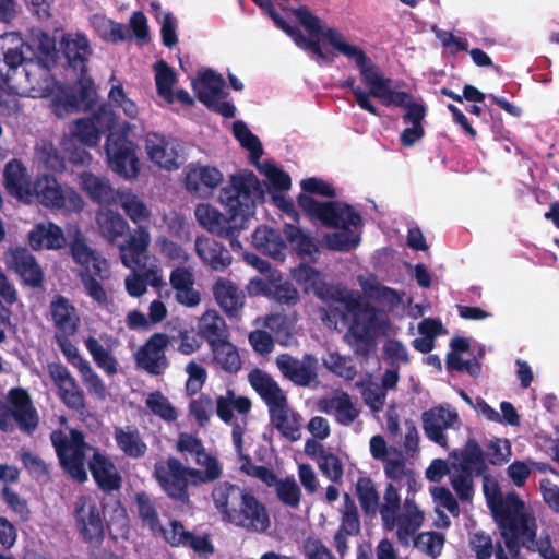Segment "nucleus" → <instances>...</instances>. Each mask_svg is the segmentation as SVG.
I'll return each mask as SVG.
<instances>
[{"label": "nucleus", "mask_w": 559, "mask_h": 559, "mask_svg": "<svg viewBox=\"0 0 559 559\" xmlns=\"http://www.w3.org/2000/svg\"><path fill=\"white\" fill-rule=\"evenodd\" d=\"M293 12L309 36L306 37L296 27H294V32L301 36L304 43L297 40L294 34H286L299 48L311 51L318 62H332L335 56H343L354 63L358 70L360 82L366 88L358 85L354 78L342 81L340 86L350 91L360 109L373 116H380V110L373 99L383 104L394 87L393 80L371 59L361 45L352 40L340 29L324 25L306 7L293 9Z\"/></svg>", "instance_id": "1"}, {"label": "nucleus", "mask_w": 559, "mask_h": 559, "mask_svg": "<svg viewBox=\"0 0 559 559\" xmlns=\"http://www.w3.org/2000/svg\"><path fill=\"white\" fill-rule=\"evenodd\" d=\"M60 49L68 64L81 73L75 86L58 84L48 71L33 62L27 64L26 81L31 97H50L55 114L63 117L88 109L96 100V90L92 79L86 75L87 62L93 53L88 38L82 33H67L60 39Z\"/></svg>", "instance_id": "2"}, {"label": "nucleus", "mask_w": 559, "mask_h": 559, "mask_svg": "<svg viewBox=\"0 0 559 559\" xmlns=\"http://www.w3.org/2000/svg\"><path fill=\"white\" fill-rule=\"evenodd\" d=\"M264 197L263 189L252 171L242 170L229 177L219 191L218 202L226 215L209 203L198 204L194 216L202 228L219 237L230 238L234 250L241 249L235 236L246 228L254 215L257 203Z\"/></svg>", "instance_id": "3"}, {"label": "nucleus", "mask_w": 559, "mask_h": 559, "mask_svg": "<svg viewBox=\"0 0 559 559\" xmlns=\"http://www.w3.org/2000/svg\"><path fill=\"white\" fill-rule=\"evenodd\" d=\"M292 274L306 293L333 302L331 314L340 312L343 320L352 317L349 335L364 346L372 345L374 338L385 332L389 324L386 314L367 304L359 293L346 287H329L322 275L307 264H300Z\"/></svg>", "instance_id": "4"}, {"label": "nucleus", "mask_w": 559, "mask_h": 559, "mask_svg": "<svg viewBox=\"0 0 559 559\" xmlns=\"http://www.w3.org/2000/svg\"><path fill=\"white\" fill-rule=\"evenodd\" d=\"M384 474L390 483L383 493L381 521L386 531H394L401 545H408L412 536L423 526L424 512L416 502L407 497L403 504L400 490L407 487L411 491L416 485L414 473L406 468L401 456L391 457L383 463Z\"/></svg>", "instance_id": "5"}, {"label": "nucleus", "mask_w": 559, "mask_h": 559, "mask_svg": "<svg viewBox=\"0 0 559 559\" xmlns=\"http://www.w3.org/2000/svg\"><path fill=\"white\" fill-rule=\"evenodd\" d=\"M51 442L62 467L73 479L80 483L87 479L85 460L88 455H92L88 467L97 485L106 491L119 488L121 478L114 463L99 451L85 443L80 431H53Z\"/></svg>", "instance_id": "6"}, {"label": "nucleus", "mask_w": 559, "mask_h": 559, "mask_svg": "<svg viewBox=\"0 0 559 559\" xmlns=\"http://www.w3.org/2000/svg\"><path fill=\"white\" fill-rule=\"evenodd\" d=\"M56 41L48 34L36 31L32 36V46L25 45L17 33H7L0 36V74L4 75V69H16L25 62L38 63L47 71L49 63L55 61Z\"/></svg>", "instance_id": "7"}, {"label": "nucleus", "mask_w": 559, "mask_h": 559, "mask_svg": "<svg viewBox=\"0 0 559 559\" xmlns=\"http://www.w3.org/2000/svg\"><path fill=\"white\" fill-rule=\"evenodd\" d=\"M249 382L269 406L272 425L285 439L295 442L301 439V416L287 404L286 394L265 372L253 370Z\"/></svg>", "instance_id": "8"}, {"label": "nucleus", "mask_w": 559, "mask_h": 559, "mask_svg": "<svg viewBox=\"0 0 559 559\" xmlns=\"http://www.w3.org/2000/svg\"><path fill=\"white\" fill-rule=\"evenodd\" d=\"M483 489L502 538L507 539L509 545H513L519 536L518 528L527 531L535 523V518L516 495L510 493L503 497L493 478L484 476Z\"/></svg>", "instance_id": "9"}, {"label": "nucleus", "mask_w": 559, "mask_h": 559, "mask_svg": "<svg viewBox=\"0 0 559 559\" xmlns=\"http://www.w3.org/2000/svg\"><path fill=\"white\" fill-rule=\"evenodd\" d=\"M135 129V123L119 124V131H111L105 145L109 168L128 180L135 179L140 174L136 145L128 140V135L134 133Z\"/></svg>", "instance_id": "10"}, {"label": "nucleus", "mask_w": 559, "mask_h": 559, "mask_svg": "<svg viewBox=\"0 0 559 559\" xmlns=\"http://www.w3.org/2000/svg\"><path fill=\"white\" fill-rule=\"evenodd\" d=\"M150 245L148 228L139 227L130 231L126 242L118 246L121 263L132 271L124 280L126 289L132 297H141L146 292V283L136 269L141 266L142 257Z\"/></svg>", "instance_id": "11"}, {"label": "nucleus", "mask_w": 559, "mask_h": 559, "mask_svg": "<svg viewBox=\"0 0 559 559\" xmlns=\"http://www.w3.org/2000/svg\"><path fill=\"white\" fill-rule=\"evenodd\" d=\"M382 105L401 107L405 110L402 120L406 127L400 134L403 146L411 147L425 135L423 122L427 115V107L423 102L415 99L411 93L393 87Z\"/></svg>", "instance_id": "12"}, {"label": "nucleus", "mask_w": 559, "mask_h": 559, "mask_svg": "<svg viewBox=\"0 0 559 559\" xmlns=\"http://www.w3.org/2000/svg\"><path fill=\"white\" fill-rule=\"evenodd\" d=\"M298 203L309 216L319 219L328 227H364L360 213L347 203L341 201L319 202L309 195H301Z\"/></svg>", "instance_id": "13"}, {"label": "nucleus", "mask_w": 559, "mask_h": 559, "mask_svg": "<svg viewBox=\"0 0 559 559\" xmlns=\"http://www.w3.org/2000/svg\"><path fill=\"white\" fill-rule=\"evenodd\" d=\"M32 203L38 202L50 210L79 212L84 202L80 194L70 187H62L51 175H40L34 181Z\"/></svg>", "instance_id": "14"}, {"label": "nucleus", "mask_w": 559, "mask_h": 559, "mask_svg": "<svg viewBox=\"0 0 559 559\" xmlns=\"http://www.w3.org/2000/svg\"><path fill=\"white\" fill-rule=\"evenodd\" d=\"M13 421L26 432L33 431L38 425V414L32 405L31 397L20 388L9 391L8 406L0 405V429H10Z\"/></svg>", "instance_id": "15"}, {"label": "nucleus", "mask_w": 559, "mask_h": 559, "mask_svg": "<svg viewBox=\"0 0 559 559\" xmlns=\"http://www.w3.org/2000/svg\"><path fill=\"white\" fill-rule=\"evenodd\" d=\"M227 523L252 533H264L271 525L266 507L252 492L246 491Z\"/></svg>", "instance_id": "16"}, {"label": "nucleus", "mask_w": 559, "mask_h": 559, "mask_svg": "<svg viewBox=\"0 0 559 559\" xmlns=\"http://www.w3.org/2000/svg\"><path fill=\"white\" fill-rule=\"evenodd\" d=\"M154 475L163 490L173 499L187 501V486L190 481V467L179 460L168 457L155 464Z\"/></svg>", "instance_id": "17"}, {"label": "nucleus", "mask_w": 559, "mask_h": 559, "mask_svg": "<svg viewBox=\"0 0 559 559\" xmlns=\"http://www.w3.org/2000/svg\"><path fill=\"white\" fill-rule=\"evenodd\" d=\"M423 429L426 437L442 448H448L447 430L459 429V413L449 404L435 406L421 414Z\"/></svg>", "instance_id": "18"}, {"label": "nucleus", "mask_w": 559, "mask_h": 559, "mask_svg": "<svg viewBox=\"0 0 559 559\" xmlns=\"http://www.w3.org/2000/svg\"><path fill=\"white\" fill-rule=\"evenodd\" d=\"M115 124H118L117 116L106 106H100L91 117L74 122L71 136L85 146L94 147L99 144L102 135L114 129Z\"/></svg>", "instance_id": "19"}, {"label": "nucleus", "mask_w": 559, "mask_h": 559, "mask_svg": "<svg viewBox=\"0 0 559 559\" xmlns=\"http://www.w3.org/2000/svg\"><path fill=\"white\" fill-rule=\"evenodd\" d=\"M67 235L70 239L72 258L75 263L82 267L81 272L93 273L100 280L108 278V261L86 243L81 231L76 227H70L68 228Z\"/></svg>", "instance_id": "20"}, {"label": "nucleus", "mask_w": 559, "mask_h": 559, "mask_svg": "<svg viewBox=\"0 0 559 559\" xmlns=\"http://www.w3.org/2000/svg\"><path fill=\"white\" fill-rule=\"evenodd\" d=\"M255 166L260 174L265 177L267 189L272 194L275 205L289 217L295 218L294 204L290 199L283 194L290 188V177L288 174L267 160L257 163Z\"/></svg>", "instance_id": "21"}, {"label": "nucleus", "mask_w": 559, "mask_h": 559, "mask_svg": "<svg viewBox=\"0 0 559 559\" xmlns=\"http://www.w3.org/2000/svg\"><path fill=\"white\" fill-rule=\"evenodd\" d=\"M168 342L167 335L153 334L135 353L136 366L153 376L164 373L168 368V360L165 355Z\"/></svg>", "instance_id": "22"}, {"label": "nucleus", "mask_w": 559, "mask_h": 559, "mask_svg": "<svg viewBox=\"0 0 559 559\" xmlns=\"http://www.w3.org/2000/svg\"><path fill=\"white\" fill-rule=\"evenodd\" d=\"M75 521L85 539H98L104 527L99 501L92 496L80 497L75 506Z\"/></svg>", "instance_id": "23"}, {"label": "nucleus", "mask_w": 559, "mask_h": 559, "mask_svg": "<svg viewBox=\"0 0 559 559\" xmlns=\"http://www.w3.org/2000/svg\"><path fill=\"white\" fill-rule=\"evenodd\" d=\"M145 151L148 159L168 170L179 167L180 143L173 138L151 132L145 136Z\"/></svg>", "instance_id": "24"}, {"label": "nucleus", "mask_w": 559, "mask_h": 559, "mask_svg": "<svg viewBox=\"0 0 559 559\" xmlns=\"http://www.w3.org/2000/svg\"><path fill=\"white\" fill-rule=\"evenodd\" d=\"M155 536L162 537L171 546L190 547L200 555H210L214 548L206 535H195L187 531L179 521H171L167 526L159 524Z\"/></svg>", "instance_id": "25"}, {"label": "nucleus", "mask_w": 559, "mask_h": 559, "mask_svg": "<svg viewBox=\"0 0 559 559\" xmlns=\"http://www.w3.org/2000/svg\"><path fill=\"white\" fill-rule=\"evenodd\" d=\"M318 409L332 416L342 426H350L358 419L360 408L344 391H334L318 401Z\"/></svg>", "instance_id": "26"}, {"label": "nucleus", "mask_w": 559, "mask_h": 559, "mask_svg": "<svg viewBox=\"0 0 559 559\" xmlns=\"http://www.w3.org/2000/svg\"><path fill=\"white\" fill-rule=\"evenodd\" d=\"M358 282L368 299L378 302L383 310L391 311L400 317L404 316V294L381 285L373 276H359Z\"/></svg>", "instance_id": "27"}, {"label": "nucleus", "mask_w": 559, "mask_h": 559, "mask_svg": "<svg viewBox=\"0 0 559 559\" xmlns=\"http://www.w3.org/2000/svg\"><path fill=\"white\" fill-rule=\"evenodd\" d=\"M3 183L8 192L17 200L32 204L34 181L25 165L19 159H12L3 169Z\"/></svg>", "instance_id": "28"}, {"label": "nucleus", "mask_w": 559, "mask_h": 559, "mask_svg": "<svg viewBox=\"0 0 559 559\" xmlns=\"http://www.w3.org/2000/svg\"><path fill=\"white\" fill-rule=\"evenodd\" d=\"M103 106H106L108 110L117 116L118 124H115L117 131H119V124L126 122L135 123L136 128L141 124L140 107L127 95L123 86L119 82L111 85L108 92V104H104Z\"/></svg>", "instance_id": "29"}, {"label": "nucleus", "mask_w": 559, "mask_h": 559, "mask_svg": "<svg viewBox=\"0 0 559 559\" xmlns=\"http://www.w3.org/2000/svg\"><path fill=\"white\" fill-rule=\"evenodd\" d=\"M84 345L93 361L107 376H114L118 372L119 362L111 350L117 345V341L107 334H102L99 338L88 336L84 340Z\"/></svg>", "instance_id": "30"}, {"label": "nucleus", "mask_w": 559, "mask_h": 559, "mask_svg": "<svg viewBox=\"0 0 559 559\" xmlns=\"http://www.w3.org/2000/svg\"><path fill=\"white\" fill-rule=\"evenodd\" d=\"M276 366L284 377L298 385H309L317 377V360L311 356L298 360L283 354L276 358Z\"/></svg>", "instance_id": "31"}, {"label": "nucleus", "mask_w": 559, "mask_h": 559, "mask_svg": "<svg viewBox=\"0 0 559 559\" xmlns=\"http://www.w3.org/2000/svg\"><path fill=\"white\" fill-rule=\"evenodd\" d=\"M50 316L55 328L66 336L74 335L80 326V316L74 305L66 297L56 295L50 305Z\"/></svg>", "instance_id": "32"}, {"label": "nucleus", "mask_w": 559, "mask_h": 559, "mask_svg": "<svg viewBox=\"0 0 559 559\" xmlns=\"http://www.w3.org/2000/svg\"><path fill=\"white\" fill-rule=\"evenodd\" d=\"M251 409V402L247 396L237 394L234 390L227 389L224 393L215 397V411L221 420L230 424L234 419L236 412L240 419L235 424H242L246 426L245 416Z\"/></svg>", "instance_id": "33"}, {"label": "nucleus", "mask_w": 559, "mask_h": 559, "mask_svg": "<svg viewBox=\"0 0 559 559\" xmlns=\"http://www.w3.org/2000/svg\"><path fill=\"white\" fill-rule=\"evenodd\" d=\"M451 352L447 357V365L450 369L467 371L472 376H477L480 367L471 352L469 340L455 336L450 343Z\"/></svg>", "instance_id": "34"}, {"label": "nucleus", "mask_w": 559, "mask_h": 559, "mask_svg": "<svg viewBox=\"0 0 559 559\" xmlns=\"http://www.w3.org/2000/svg\"><path fill=\"white\" fill-rule=\"evenodd\" d=\"M29 246L34 250H58L66 245L62 229L53 223H38L28 234Z\"/></svg>", "instance_id": "35"}, {"label": "nucleus", "mask_w": 559, "mask_h": 559, "mask_svg": "<svg viewBox=\"0 0 559 559\" xmlns=\"http://www.w3.org/2000/svg\"><path fill=\"white\" fill-rule=\"evenodd\" d=\"M223 179V174L216 167L190 165L186 171L187 189L200 195L203 194V189H214Z\"/></svg>", "instance_id": "36"}, {"label": "nucleus", "mask_w": 559, "mask_h": 559, "mask_svg": "<svg viewBox=\"0 0 559 559\" xmlns=\"http://www.w3.org/2000/svg\"><path fill=\"white\" fill-rule=\"evenodd\" d=\"M246 491V489L228 481L219 483L213 488L212 499L223 521L227 522L229 520L231 512L236 510Z\"/></svg>", "instance_id": "37"}, {"label": "nucleus", "mask_w": 559, "mask_h": 559, "mask_svg": "<svg viewBox=\"0 0 559 559\" xmlns=\"http://www.w3.org/2000/svg\"><path fill=\"white\" fill-rule=\"evenodd\" d=\"M198 257L213 270L222 271L231 263L229 252L216 240L209 237H199L195 240Z\"/></svg>", "instance_id": "38"}, {"label": "nucleus", "mask_w": 559, "mask_h": 559, "mask_svg": "<svg viewBox=\"0 0 559 559\" xmlns=\"http://www.w3.org/2000/svg\"><path fill=\"white\" fill-rule=\"evenodd\" d=\"M8 264L23 281L31 286H38L43 281V273L34 257L26 249H16L10 252Z\"/></svg>", "instance_id": "39"}, {"label": "nucleus", "mask_w": 559, "mask_h": 559, "mask_svg": "<svg viewBox=\"0 0 559 559\" xmlns=\"http://www.w3.org/2000/svg\"><path fill=\"white\" fill-rule=\"evenodd\" d=\"M96 225L102 237L110 243H116L130 229L128 222L118 212L108 207L99 209Z\"/></svg>", "instance_id": "40"}, {"label": "nucleus", "mask_w": 559, "mask_h": 559, "mask_svg": "<svg viewBox=\"0 0 559 559\" xmlns=\"http://www.w3.org/2000/svg\"><path fill=\"white\" fill-rule=\"evenodd\" d=\"M192 87L203 104L213 103L216 97L226 95L224 79L212 70H205L192 81Z\"/></svg>", "instance_id": "41"}, {"label": "nucleus", "mask_w": 559, "mask_h": 559, "mask_svg": "<svg viewBox=\"0 0 559 559\" xmlns=\"http://www.w3.org/2000/svg\"><path fill=\"white\" fill-rule=\"evenodd\" d=\"M79 185L81 189L98 203L112 204L117 194L109 180L105 177L96 176L90 171H83L79 175Z\"/></svg>", "instance_id": "42"}, {"label": "nucleus", "mask_w": 559, "mask_h": 559, "mask_svg": "<svg viewBox=\"0 0 559 559\" xmlns=\"http://www.w3.org/2000/svg\"><path fill=\"white\" fill-rule=\"evenodd\" d=\"M114 203L120 205L131 222L138 225L136 228L143 227L141 224L151 217V211L146 203L130 189L117 190Z\"/></svg>", "instance_id": "43"}, {"label": "nucleus", "mask_w": 559, "mask_h": 559, "mask_svg": "<svg viewBox=\"0 0 559 559\" xmlns=\"http://www.w3.org/2000/svg\"><path fill=\"white\" fill-rule=\"evenodd\" d=\"M213 293L217 304L229 316H236L243 306V293L226 278H218L215 282Z\"/></svg>", "instance_id": "44"}, {"label": "nucleus", "mask_w": 559, "mask_h": 559, "mask_svg": "<svg viewBox=\"0 0 559 559\" xmlns=\"http://www.w3.org/2000/svg\"><path fill=\"white\" fill-rule=\"evenodd\" d=\"M252 243L259 251L274 259H284L287 251L286 243L278 231L266 226L255 229Z\"/></svg>", "instance_id": "45"}, {"label": "nucleus", "mask_w": 559, "mask_h": 559, "mask_svg": "<svg viewBox=\"0 0 559 559\" xmlns=\"http://www.w3.org/2000/svg\"><path fill=\"white\" fill-rule=\"evenodd\" d=\"M114 438L117 447L130 457H142L147 451V445L135 427H117Z\"/></svg>", "instance_id": "46"}, {"label": "nucleus", "mask_w": 559, "mask_h": 559, "mask_svg": "<svg viewBox=\"0 0 559 559\" xmlns=\"http://www.w3.org/2000/svg\"><path fill=\"white\" fill-rule=\"evenodd\" d=\"M333 230L323 237V243L334 251H350L357 248L361 240L362 228L332 227Z\"/></svg>", "instance_id": "47"}, {"label": "nucleus", "mask_w": 559, "mask_h": 559, "mask_svg": "<svg viewBox=\"0 0 559 559\" xmlns=\"http://www.w3.org/2000/svg\"><path fill=\"white\" fill-rule=\"evenodd\" d=\"M210 347L215 368L230 373L237 372L240 369L241 360L239 353L236 346L226 341V338L211 344Z\"/></svg>", "instance_id": "48"}, {"label": "nucleus", "mask_w": 559, "mask_h": 559, "mask_svg": "<svg viewBox=\"0 0 559 559\" xmlns=\"http://www.w3.org/2000/svg\"><path fill=\"white\" fill-rule=\"evenodd\" d=\"M194 463L200 468L190 467L191 485H200L214 481L222 475V465L218 460L205 451Z\"/></svg>", "instance_id": "49"}, {"label": "nucleus", "mask_w": 559, "mask_h": 559, "mask_svg": "<svg viewBox=\"0 0 559 559\" xmlns=\"http://www.w3.org/2000/svg\"><path fill=\"white\" fill-rule=\"evenodd\" d=\"M198 331L211 345L226 338L227 326L216 310H206L199 319Z\"/></svg>", "instance_id": "50"}, {"label": "nucleus", "mask_w": 559, "mask_h": 559, "mask_svg": "<svg viewBox=\"0 0 559 559\" xmlns=\"http://www.w3.org/2000/svg\"><path fill=\"white\" fill-rule=\"evenodd\" d=\"M91 23L99 37L106 41L118 43L131 38L129 29L123 24L104 15H93Z\"/></svg>", "instance_id": "51"}, {"label": "nucleus", "mask_w": 559, "mask_h": 559, "mask_svg": "<svg viewBox=\"0 0 559 559\" xmlns=\"http://www.w3.org/2000/svg\"><path fill=\"white\" fill-rule=\"evenodd\" d=\"M356 491L360 506L366 514L374 515L379 512L381 515L383 499L380 501L376 486L370 478H359L356 484Z\"/></svg>", "instance_id": "52"}, {"label": "nucleus", "mask_w": 559, "mask_h": 559, "mask_svg": "<svg viewBox=\"0 0 559 559\" xmlns=\"http://www.w3.org/2000/svg\"><path fill=\"white\" fill-rule=\"evenodd\" d=\"M523 544L527 550L538 552L544 559H559V552L556 555L551 548L548 534H537L536 522L525 531Z\"/></svg>", "instance_id": "53"}, {"label": "nucleus", "mask_w": 559, "mask_h": 559, "mask_svg": "<svg viewBox=\"0 0 559 559\" xmlns=\"http://www.w3.org/2000/svg\"><path fill=\"white\" fill-rule=\"evenodd\" d=\"M285 236L301 257H312L317 252V246L312 237L300 227L286 223L284 229Z\"/></svg>", "instance_id": "54"}, {"label": "nucleus", "mask_w": 559, "mask_h": 559, "mask_svg": "<svg viewBox=\"0 0 559 559\" xmlns=\"http://www.w3.org/2000/svg\"><path fill=\"white\" fill-rule=\"evenodd\" d=\"M155 83L158 94L167 102H175L173 86L177 82L175 71L164 61L159 60L154 66Z\"/></svg>", "instance_id": "55"}, {"label": "nucleus", "mask_w": 559, "mask_h": 559, "mask_svg": "<svg viewBox=\"0 0 559 559\" xmlns=\"http://www.w3.org/2000/svg\"><path fill=\"white\" fill-rule=\"evenodd\" d=\"M473 474H475V472L454 463L451 465L449 472L450 483L462 501H467L473 496Z\"/></svg>", "instance_id": "56"}, {"label": "nucleus", "mask_w": 559, "mask_h": 559, "mask_svg": "<svg viewBox=\"0 0 559 559\" xmlns=\"http://www.w3.org/2000/svg\"><path fill=\"white\" fill-rule=\"evenodd\" d=\"M233 133L242 147L249 152L251 162L255 165L259 163L263 150L260 140L255 136L242 121H235L233 124Z\"/></svg>", "instance_id": "57"}, {"label": "nucleus", "mask_w": 559, "mask_h": 559, "mask_svg": "<svg viewBox=\"0 0 559 559\" xmlns=\"http://www.w3.org/2000/svg\"><path fill=\"white\" fill-rule=\"evenodd\" d=\"M145 405L152 414L165 421L170 423L178 417V413L170 401L158 391L147 394Z\"/></svg>", "instance_id": "58"}, {"label": "nucleus", "mask_w": 559, "mask_h": 559, "mask_svg": "<svg viewBox=\"0 0 559 559\" xmlns=\"http://www.w3.org/2000/svg\"><path fill=\"white\" fill-rule=\"evenodd\" d=\"M454 464L473 471L475 474H481L485 469V460L479 444L475 440L469 439L461 453L459 462Z\"/></svg>", "instance_id": "59"}, {"label": "nucleus", "mask_w": 559, "mask_h": 559, "mask_svg": "<svg viewBox=\"0 0 559 559\" xmlns=\"http://www.w3.org/2000/svg\"><path fill=\"white\" fill-rule=\"evenodd\" d=\"M415 534L412 536L409 543H414V546L430 556L431 558H437L443 548L444 537L441 533L438 532H424L420 533L416 538H414ZM411 544H408L409 546ZM407 547V545H405Z\"/></svg>", "instance_id": "60"}, {"label": "nucleus", "mask_w": 559, "mask_h": 559, "mask_svg": "<svg viewBox=\"0 0 559 559\" xmlns=\"http://www.w3.org/2000/svg\"><path fill=\"white\" fill-rule=\"evenodd\" d=\"M265 326L274 334L276 342L290 345L293 320L285 314H272L265 320Z\"/></svg>", "instance_id": "61"}, {"label": "nucleus", "mask_w": 559, "mask_h": 559, "mask_svg": "<svg viewBox=\"0 0 559 559\" xmlns=\"http://www.w3.org/2000/svg\"><path fill=\"white\" fill-rule=\"evenodd\" d=\"M36 158L49 170L62 171L64 169V156H61L48 141L43 140L37 143Z\"/></svg>", "instance_id": "62"}, {"label": "nucleus", "mask_w": 559, "mask_h": 559, "mask_svg": "<svg viewBox=\"0 0 559 559\" xmlns=\"http://www.w3.org/2000/svg\"><path fill=\"white\" fill-rule=\"evenodd\" d=\"M136 507L143 525L147 526L153 534L159 530V520L153 500L145 493H136Z\"/></svg>", "instance_id": "63"}, {"label": "nucleus", "mask_w": 559, "mask_h": 559, "mask_svg": "<svg viewBox=\"0 0 559 559\" xmlns=\"http://www.w3.org/2000/svg\"><path fill=\"white\" fill-rule=\"evenodd\" d=\"M324 366L346 380L354 379L356 374V368L350 358L341 356L337 353H329L324 359Z\"/></svg>", "instance_id": "64"}]
</instances>
